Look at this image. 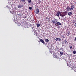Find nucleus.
Returning a JSON list of instances; mask_svg holds the SVG:
<instances>
[{
	"mask_svg": "<svg viewBox=\"0 0 76 76\" xmlns=\"http://www.w3.org/2000/svg\"><path fill=\"white\" fill-rule=\"evenodd\" d=\"M67 12H61V13H60V16L62 17L64 16L67 15Z\"/></svg>",
	"mask_w": 76,
	"mask_h": 76,
	"instance_id": "obj_1",
	"label": "nucleus"
},
{
	"mask_svg": "<svg viewBox=\"0 0 76 76\" xmlns=\"http://www.w3.org/2000/svg\"><path fill=\"white\" fill-rule=\"evenodd\" d=\"M56 26H60L61 25V23H60V22H58L56 24H55Z\"/></svg>",
	"mask_w": 76,
	"mask_h": 76,
	"instance_id": "obj_2",
	"label": "nucleus"
},
{
	"mask_svg": "<svg viewBox=\"0 0 76 76\" xmlns=\"http://www.w3.org/2000/svg\"><path fill=\"white\" fill-rule=\"evenodd\" d=\"M39 9L37 8L36 9V10L35 11V13L36 14H38L39 13Z\"/></svg>",
	"mask_w": 76,
	"mask_h": 76,
	"instance_id": "obj_3",
	"label": "nucleus"
},
{
	"mask_svg": "<svg viewBox=\"0 0 76 76\" xmlns=\"http://www.w3.org/2000/svg\"><path fill=\"white\" fill-rule=\"evenodd\" d=\"M66 10L67 11H73V10H71V8L70 7H68L66 8Z\"/></svg>",
	"mask_w": 76,
	"mask_h": 76,
	"instance_id": "obj_4",
	"label": "nucleus"
},
{
	"mask_svg": "<svg viewBox=\"0 0 76 76\" xmlns=\"http://www.w3.org/2000/svg\"><path fill=\"white\" fill-rule=\"evenodd\" d=\"M58 21V20H57V19H55V20H52V22H53V23H57Z\"/></svg>",
	"mask_w": 76,
	"mask_h": 76,
	"instance_id": "obj_5",
	"label": "nucleus"
},
{
	"mask_svg": "<svg viewBox=\"0 0 76 76\" xmlns=\"http://www.w3.org/2000/svg\"><path fill=\"white\" fill-rule=\"evenodd\" d=\"M70 8L71 9V10H73V9L75 8V6L74 5H72L70 6Z\"/></svg>",
	"mask_w": 76,
	"mask_h": 76,
	"instance_id": "obj_6",
	"label": "nucleus"
},
{
	"mask_svg": "<svg viewBox=\"0 0 76 76\" xmlns=\"http://www.w3.org/2000/svg\"><path fill=\"white\" fill-rule=\"evenodd\" d=\"M60 14H61V12L58 11V12H57V14H56V16L59 17V15H60Z\"/></svg>",
	"mask_w": 76,
	"mask_h": 76,
	"instance_id": "obj_7",
	"label": "nucleus"
},
{
	"mask_svg": "<svg viewBox=\"0 0 76 76\" xmlns=\"http://www.w3.org/2000/svg\"><path fill=\"white\" fill-rule=\"evenodd\" d=\"M23 7V5H19L18 6V8L21 9V8Z\"/></svg>",
	"mask_w": 76,
	"mask_h": 76,
	"instance_id": "obj_8",
	"label": "nucleus"
},
{
	"mask_svg": "<svg viewBox=\"0 0 76 76\" xmlns=\"http://www.w3.org/2000/svg\"><path fill=\"white\" fill-rule=\"evenodd\" d=\"M40 41L43 44H44L45 43L44 41L42 39H40Z\"/></svg>",
	"mask_w": 76,
	"mask_h": 76,
	"instance_id": "obj_9",
	"label": "nucleus"
},
{
	"mask_svg": "<svg viewBox=\"0 0 76 76\" xmlns=\"http://www.w3.org/2000/svg\"><path fill=\"white\" fill-rule=\"evenodd\" d=\"M70 34H71V33H70V31H68V32L66 33V35H67L68 36H69Z\"/></svg>",
	"mask_w": 76,
	"mask_h": 76,
	"instance_id": "obj_10",
	"label": "nucleus"
},
{
	"mask_svg": "<svg viewBox=\"0 0 76 76\" xmlns=\"http://www.w3.org/2000/svg\"><path fill=\"white\" fill-rule=\"evenodd\" d=\"M56 41H59L60 40H61V39L60 38H56Z\"/></svg>",
	"mask_w": 76,
	"mask_h": 76,
	"instance_id": "obj_11",
	"label": "nucleus"
},
{
	"mask_svg": "<svg viewBox=\"0 0 76 76\" xmlns=\"http://www.w3.org/2000/svg\"><path fill=\"white\" fill-rule=\"evenodd\" d=\"M72 13L71 12H68V15H69V16H71V15H72Z\"/></svg>",
	"mask_w": 76,
	"mask_h": 76,
	"instance_id": "obj_12",
	"label": "nucleus"
},
{
	"mask_svg": "<svg viewBox=\"0 0 76 76\" xmlns=\"http://www.w3.org/2000/svg\"><path fill=\"white\" fill-rule=\"evenodd\" d=\"M28 2L30 4L31 3V0H27Z\"/></svg>",
	"mask_w": 76,
	"mask_h": 76,
	"instance_id": "obj_13",
	"label": "nucleus"
},
{
	"mask_svg": "<svg viewBox=\"0 0 76 76\" xmlns=\"http://www.w3.org/2000/svg\"><path fill=\"white\" fill-rule=\"evenodd\" d=\"M63 42L65 43V44H66L68 43V42L66 40H64Z\"/></svg>",
	"mask_w": 76,
	"mask_h": 76,
	"instance_id": "obj_14",
	"label": "nucleus"
},
{
	"mask_svg": "<svg viewBox=\"0 0 76 76\" xmlns=\"http://www.w3.org/2000/svg\"><path fill=\"white\" fill-rule=\"evenodd\" d=\"M45 41H46V42H49V40L48 39H45Z\"/></svg>",
	"mask_w": 76,
	"mask_h": 76,
	"instance_id": "obj_15",
	"label": "nucleus"
},
{
	"mask_svg": "<svg viewBox=\"0 0 76 76\" xmlns=\"http://www.w3.org/2000/svg\"><path fill=\"white\" fill-rule=\"evenodd\" d=\"M40 26V24H37V27H39Z\"/></svg>",
	"mask_w": 76,
	"mask_h": 76,
	"instance_id": "obj_16",
	"label": "nucleus"
},
{
	"mask_svg": "<svg viewBox=\"0 0 76 76\" xmlns=\"http://www.w3.org/2000/svg\"><path fill=\"white\" fill-rule=\"evenodd\" d=\"M12 11H13V10L12 9H10V13H12Z\"/></svg>",
	"mask_w": 76,
	"mask_h": 76,
	"instance_id": "obj_17",
	"label": "nucleus"
},
{
	"mask_svg": "<svg viewBox=\"0 0 76 76\" xmlns=\"http://www.w3.org/2000/svg\"><path fill=\"white\" fill-rule=\"evenodd\" d=\"M60 54L61 55H63V52L61 51L60 52Z\"/></svg>",
	"mask_w": 76,
	"mask_h": 76,
	"instance_id": "obj_18",
	"label": "nucleus"
},
{
	"mask_svg": "<svg viewBox=\"0 0 76 76\" xmlns=\"http://www.w3.org/2000/svg\"><path fill=\"white\" fill-rule=\"evenodd\" d=\"M23 3L25 2V0H20Z\"/></svg>",
	"mask_w": 76,
	"mask_h": 76,
	"instance_id": "obj_19",
	"label": "nucleus"
},
{
	"mask_svg": "<svg viewBox=\"0 0 76 76\" xmlns=\"http://www.w3.org/2000/svg\"><path fill=\"white\" fill-rule=\"evenodd\" d=\"M55 57H56V58L57 59H59V57L58 56H55Z\"/></svg>",
	"mask_w": 76,
	"mask_h": 76,
	"instance_id": "obj_20",
	"label": "nucleus"
},
{
	"mask_svg": "<svg viewBox=\"0 0 76 76\" xmlns=\"http://www.w3.org/2000/svg\"><path fill=\"white\" fill-rule=\"evenodd\" d=\"M73 53L74 54H75L76 53V52L75 51H73Z\"/></svg>",
	"mask_w": 76,
	"mask_h": 76,
	"instance_id": "obj_21",
	"label": "nucleus"
},
{
	"mask_svg": "<svg viewBox=\"0 0 76 76\" xmlns=\"http://www.w3.org/2000/svg\"><path fill=\"white\" fill-rule=\"evenodd\" d=\"M32 9V8L31 7H29V9L30 10H31Z\"/></svg>",
	"mask_w": 76,
	"mask_h": 76,
	"instance_id": "obj_22",
	"label": "nucleus"
},
{
	"mask_svg": "<svg viewBox=\"0 0 76 76\" xmlns=\"http://www.w3.org/2000/svg\"><path fill=\"white\" fill-rule=\"evenodd\" d=\"M69 47H70V49H72V46H71H71H69Z\"/></svg>",
	"mask_w": 76,
	"mask_h": 76,
	"instance_id": "obj_23",
	"label": "nucleus"
},
{
	"mask_svg": "<svg viewBox=\"0 0 76 76\" xmlns=\"http://www.w3.org/2000/svg\"><path fill=\"white\" fill-rule=\"evenodd\" d=\"M10 13H11V14H12V15H14V13L12 12H11Z\"/></svg>",
	"mask_w": 76,
	"mask_h": 76,
	"instance_id": "obj_24",
	"label": "nucleus"
},
{
	"mask_svg": "<svg viewBox=\"0 0 76 76\" xmlns=\"http://www.w3.org/2000/svg\"><path fill=\"white\" fill-rule=\"evenodd\" d=\"M37 33H35L34 35H36V36H37Z\"/></svg>",
	"mask_w": 76,
	"mask_h": 76,
	"instance_id": "obj_25",
	"label": "nucleus"
},
{
	"mask_svg": "<svg viewBox=\"0 0 76 76\" xmlns=\"http://www.w3.org/2000/svg\"><path fill=\"white\" fill-rule=\"evenodd\" d=\"M75 41L76 42V37L75 38Z\"/></svg>",
	"mask_w": 76,
	"mask_h": 76,
	"instance_id": "obj_26",
	"label": "nucleus"
},
{
	"mask_svg": "<svg viewBox=\"0 0 76 76\" xmlns=\"http://www.w3.org/2000/svg\"><path fill=\"white\" fill-rule=\"evenodd\" d=\"M74 26H75V27H76V23H75Z\"/></svg>",
	"mask_w": 76,
	"mask_h": 76,
	"instance_id": "obj_27",
	"label": "nucleus"
},
{
	"mask_svg": "<svg viewBox=\"0 0 76 76\" xmlns=\"http://www.w3.org/2000/svg\"><path fill=\"white\" fill-rule=\"evenodd\" d=\"M75 67H73V68H72V69H75Z\"/></svg>",
	"mask_w": 76,
	"mask_h": 76,
	"instance_id": "obj_28",
	"label": "nucleus"
},
{
	"mask_svg": "<svg viewBox=\"0 0 76 76\" xmlns=\"http://www.w3.org/2000/svg\"><path fill=\"white\" fill-rule=\"evenodd\" d=\"M61 43H62V44H63V45L64 44V42H62Z\"/></svg>",
	"mask_w": 76,
	"mask_h": 76,
	"instance_id": "obj_29",
	"label": "nucleus"
},
{
	"mask_svg": "<svg viewBox=\"0 0 76 76\" xmlns=\"http://www.w3.org/2000/svg\"><path fill=\"white\" fill-rule=\"evenodd\" d=\"M75 22H76V21H74L72 23H75Z\"/></svg>",
	"mask_w": 76,
	"mask_h": 76,
	"instance_id": "obj_30",
	"label": "nucleus"
},
{
	"mask_svg": "<svg viewBox=\"0 0 76 76\" xmlns=\"http://www.w3.org/2000/svg\"><path fill=\"white\" fill-rule=\"evenodd\" d=\"M24 18H26V16H24Z\"/></svg>",
	"mask_w": 76,
	"mask_h": 76,
	"instance_id": "obj_31",
	"label": "nucleus"
},
{
	"mask_svg": "<svg viewBox=\"0 0 76 76\" xmlns=\"http://www.w3.org/2000/svg\"><path fill=\"white\" fill-rule=\"evenodd\" d=\"M31 3V4L33 5H34V4H33V2H32Z\"/></svg>",
	"mask_w": 76,
	"mask_h": 76,
	"instance_id": "obj_32",
	"label": "nucleus"
},
{
	"mask_svg": "<svg viewBox=\"0 0 76 76\" xmlns=\"http://www.w3.org/2000/svg\"><path fill=\"white\" fill-rule=\"evenodd\" d=\"M18 26H20V25L18 24Z\"/></svg>",
	"mask_w": 76,
	"mask_h": 76,
	"instance_id": "obj_33",
	"label": "nucleus"
},
{
	"mask_svg": "<svg viewBox=\"0 0 76 76\" xmlns=\"http://www.w3.org/2000/svg\"><path fill=\"white\" fill-rule=\"evenodd\" d=\"M75 4H76V2H75Z\"/></svg>",
	"mask_w": 76,
	"mask_h": 76,
	"instance_id": "obj_34",
	"label": "nucleus"
},
{
	"mask_svg": "<svg viewBox=\"0 0 76 76\" xmlns=\"http://www.w3.org/2000/svg\"><path fill=\"white\" fill-rule=\"evenodd\" d=\"M69 67V66H68V65H67Z\"/></svg>",
	"mask_w": 76,
	"mask_h": 76,
	"instance_id": "obj_35",
	"label": "nucleus"
},
{
	"mask_svg": "<svg viewBox=\"0 0 76 76\" xmlns=\"http://www.w3.org/2000/svg\"><path fill=\"white\" fill-rule=\"evenodd\" d=\"M64 0L65 1L66 0Z\"/></svg>",
	"mask_w": 76,
	"mask_h": 76,
	"instance_id": "obj_36",
	"label": "nucleus"
}]
</instances>
